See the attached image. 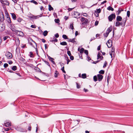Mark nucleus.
<instances>
[{
    "mask_svg": "<svg viewBox=\"0 0 133 133\" xmlns=\"http://www.w3.org/2000/svg\"><path fill=\"white\" fill-rule=\"evenodd\" d=\"M28 42L29 43L30 45L35 49L36 54L38 55V49L37 48L36 43L31 38H29Z\"/></svg>",
    "mask_w": 133,
    "mask_h": 133,
    "instance_id": "obj_1",
    "label": "nucleus"
},
{
    "mask_svg": "<svg viewBox=\"0 0 133 133\" xmlns=\"http://www.w3.org/2000/svg\"><path fill=\"white\" fill-rule=\"evenodd\" d=\"M42 16V14L36 16L32 15L31 16L29 17V18L31 20L34 21L38 19L39 17H41Z\"/></svg>",
    "mask_w": 133,
    "mask_h": 133,
    "instance_id": "obj_2",
    "label": "nucleus"
},
{
    "mask_svg": "<svg viewBox=\"0 0 133 133\" xmlns=\"http://www.w3.org/2000/svg\"><path fill=\"white\" fill-rule=\"evenodd\" d=\"M15 34L17 36L23 37L24 35L23 32L21 31L16 30L15 32Z\"/></svg>",
    "mask_w": 133,
    "mask_h": 133,
    "instance_id": "obj_3",
    "label": "nucleus"
},
{
    "mask_svg": "<svg viewBox=\"0 0 133 133\" xmlns=\"http://www.w3.org/2000/svg\"><path fill=\"white\" fill-rule=\"evenodd\" d=\"M5 16L6 17V20L9 23H11V21L10 20V19L9 15L7 11L6 10H5Z\"/></svg>",
    "mask_w": 133,
    "mask_h": 133,
    "instance_id": "obj_4",
    "label": "nucleus"
},
{
    "mask_svg": "<svg viewBox=\"0 0 133 133\" xmlns=\"http://www.w3.org/2000/svg\"><path fill=\"white\" fill-rule=\"evenodd\" d=\"M116 15L115 14H113L110 15L108 17L109 20L110 21H111L115 18Z\"/></svg>",
    "mask_w": 133,
    "mask_h": 133,
    "instance_id": "obj_5",
    "label": "nucleus"
},
{
    "mask_svg": "<svg viewBox=\"0 0 133 133\" xmlns=\"http://www.w3.org/2000/svg\"><path fill=\"white\" fill-rule=\"evenodd\" d=\"M5 56L8 59H10L12 58V56L11 53L9 52H6Z\"/></svg>",
    "mask_w": 133,
    "mask_h": 133,
    "instance_id": "obj_6",
    "label": "nucleus"
},
{
    "mask_svg": "<svg viewBox=\"0 0 133 133\" xmlns=\"http://www.w3.org/2000/svg\"><path fill=\"white\" fill-rule=\"evenodd\" d=\"M99 59L100 60V61L103 60V57L101 55V54L100 53V52H98V54L97 55V59Z\"/></svg>",
    "mask_w": 133,
    "mask_h": 133,
    "instance_id": "obj_7",
    "label": "nucleus"
},
{
    "mask_svg": "<svg viewBox=\"0 0 133 133\" xmlns=\"http://www.w3.org/2000/svg\"><path fill=\"white\" fill-rule=\"evenodd\" d=\"M107 44L108 48H110L111 47L112 45V41L110 39L109 40L107 43Z\"/></svg>",
    "mask_w": 133,
    "mask_h": 133,
    "instance_id": "obj_8",
    "label": "nucleus"
},
{
    "mask_svg": "<svg viewBox=\"0 0 133 133\" xmlns=\"http://www.w3.org/2000/svg\"><path fill=\"white\" fill-rule=\"evenodd\" d=\"M76 39L75 38H73L72 39H70L68 40V41L69 42H72V43H73L74 44H77V43L76 41Z\"/></svg>",
    "mask_w": 133,
    "mask_h": 133,
    "instance_id": "obj_9",
    "label": "nucleus"
},
{
    "mask_svg": "<svg viewBox=\"0 0 133 133\" xmlns=\"http://www.w3.org/2000/svg\"><path fill=\"white\" fill-rule=\"evenodd\" d=\"M4 16L2 13L0 14V21L1 22H3L4 20Z\"/></svg>",
    "mask_w": 133,
    "mask_h": 133,
    "instance_id": "obj_10",
    "label": "nucleus"
},
{
    "mask_svg": "<svg viewBox=\"0 0 133 133\" xmlns=\"http://www.w3.org/2000/svg\"><path fill=\"white\" fill-rule=\"evenodd\" d=\"M9 28L13 31L15 32L17 30L16 28L15 27V25H10Z\"/></svg>",
    "mask_w": 133,
    "mask_h": 133,
    "instance_id": "obj_11",
    "label": "nucleus"
},
{
    "mask_svg": "<svg viewBox=\"0 0 133 133\" xmlns=\"http://www.w3.org/2000/svg\"><path fill=\"white\" fill-rule=\"evenodd\" d=\"M98 80L99 81H101L103 77V76L100 74L97 75Z\"/></svg>",
    "mask_w": 133,
    "mask_h": 133,
    "instance_id": "obj_12",
    "label": "nucleus"
},
{
    "mask_svg": "<svg viewBox=\"0 0 133 133\" xmlns=\"http://www.w3.org/2000/svg\"><path fill=\"white\" fill-rule=\"evenodd\" d=\"M4 124V125L5 127H8L11 126V122L7 121H6L5 122Z\"/></svg>",
    "mask_w": 133,
    "mask_h": 133,
    "instance_id": "obj_13",
    "label": "nucleus"
},
{
    "mask_svg": "<svg viewBox=\"0 0 133 133\" xmlns=\"http://www.w3.org/2000/svg\"><path fill=\"white\" fill-rule=\"evenodd\" d=\"M111 53L110 52V55L111 56V58H112V55H114L115 53V49L114 48L112 47L111 50Z\"/></svg>",
    "mask_w": 133,
    "mask_h": 133,
    "instance_id": "obj_14",
    "label": "nucleus"
},
{
    "mask_svg": "<svg viewBox=\"0 0 133 133\" xmlns=\"http://www.w3.org/2000/svg\"><path fill=\"white\" fill-rule=\"evenodd\" d=\"M17 130L21 132H25L26 131L25 129H23L20 127H18L17 128Z\"/></svg>",
    "mask_w": 133,
    "mask_h": 133,
    "instance_id": "obj_15",
    "label": "nucleus"
},
{
    "mask_svg": "<svg viewBox=\"0 0 133 133\" xmlns=\"http://www.w3.org/2000/svg\"><path fill=\"white\" fill-rule=\"evenodd\" d=\"M79 15V14L77 12L75 11L74 12V16L76 18Z\"/></svg>",
    "mask_w": 133,
    "mask_h": 133,
    "instance_id": "obj_16",
    "label": "nucleus"
},
{
    "mask_svg": "<svg viewBox=\"0 0 133 133\" xmlns=\"http://www.w3.org/2000/svg\"><path fill=\"white\" fill-rule=\"evenodd\" d=\"M11 15L12 17L14 20H16V15L14 13H11Z\"/></svg>",
    "mask_w": 133,
    "mask_h": 133,
    "instance_id": "obj_17",
    "label": "nucleus"
},
{
    "mask_svg": "<svg viewBox=\"0 0 133 133\" xmlns=\"http://www.w3.org/2000/svg\"><path fill=\"white\" fill-rule=\"evenodd\" d=\"M5 29V25H0V31H3Z\"/></svg>",
    "mask_w": 133,
    "mask_h": 133,
    "instance_id": "obj_18",
    "label": "nucleus"
},
{
    "mask_svg": "<svg viewBox=\"0 0 133 133\" xmlns=\"http://www.w3.org/2000/svg\"><path fill=\"white\" fill-rule=\"evenodd\" d=\"M123 10L122 9H121V8H119L118 11L117 12L116 15H119L121 13V12L123 11Z\"/></svg>",
    "mask_w": 133,
    "mask_h": 133,
    "instance_id": "obj_19",
    "label": "nucleus"
},
{
    "mask_svg": "<svg viewBox=\"0 0 133 133\" xmlns=\"http://www.w3.org/2000/svg\"><path fill=\"white\" fill-rule=\"evenodd\" d=\"M64 56L65 58H66V60L67 61V64H68L69 62L70 61V60L68 59V58L66 55H64Z\"/></svg>",
    "mask_w": 133,
    "mask_h": 133,
    "instance_id": "obj_20",
    "label": "nucleus"
},
{
    "mask_svg": "<svg viewBox=\"0 0 133 133\" xmlns=\"http://www.w3.org/2000/svg\"><path fill=\"white\" fill-rule=\"evenodd\" d=\"M112 28V26H111L106 31L109 33L111 31Z\"/></svg>",
    "mask_w": 133,
    "mask_h": 133,
    "instance_id": "obj_21",
    "label": "nucleus"
},
{
    "mask_svg": "<svg viewBox=\"0 0 133 133\" xmlns=\"http://www.w3.org/2000/svg\"><path fill=\"white\" fill-rule=\"evenodd\" d=\"M60 44L61 45L64 46L67 45V43L65 41H63L62 42H61Z\"/></svg>",
    "mask_w": 133,
    "mask_h": 133,
    "instance_id": "obj_22",
    "label": "nucleus"
},
{
    "mask_svg": "<svg viewBox=\"0 0 133 133\" xmlns=\"http://www.w3.org/2000/svg\"><path fill=\"white\" fill-rule=\"evenodd\" d=\"M126 21V20L125 18H124L122 20V22L121 23V25H125V22Z\"/></svg>",
    "mask_w": 133,
    "mask_h": 133,
    "instance_id": "obj_23",
    "label": "nucleus"
},
{
    "mask_svg": "<svg viewBox=\"0 0 133 133\" xmlns=\"http://www.w3.org/2000/svg\"><path fill=\"white\" fill-rule=\"evenodd\" d=\"M89 21H88V19L87 18H85V20H84V22L82 24H88Z\"/></svg>",
    "mask_w": 133,
    "mask_h": 133,
    "instance_id": "obj_24",
    "label": "nucleus"
},
{
    "mask_svg": "<svg viewBox=\"0 0 133 133\" xmlns=\"http://www.w3.org/2000/svg\"><path fill=\"white\" fill-rule=\"evenodd\" d=\"M51 40H50V42H57L58 41V40L56 38H51Z\"/></svg>",
    "mask_w": 133,
    "mask_h": 133,
    "instance_id": "obj_25",
    "label": "nucleus"
},
{
    "mask_svg": "<svg viewBox=\"0 0 133 133\" xmlns=\"http://www.w3.org/2000/svg\"><path fill=\"white\" fill-rule=\"evenodd\" d=\"M116 19L117 21H121L122 19V18L120 16H118L117 17Z\"/></svg>",
    "mask_w": 133,
    "mask_h": 133,
    "instance_id": "obj_26",
    "label": "nucleus"
},
{
    "mask_svg": "<svg viewBox=\"0 0 133 133\" xmlns=\"http://www.w3.org/2000/svg\"><path fill=\"white\" fill-rule=\"evenodd\" d=\"M9 2L7 0H4V4L6 5H9Z\"/></svg>",
    "mask_w": 133,
    "mask_h": 133,
    "instance_id": "obj_27",
    "label": "nucleus"
},
{
    "mask_svg": "<svg viewBox=\"0 0 133 133\" xmlns=\"http://www.w3.org/2000/svg\"><path fill=\"white\" fill-rule=\"evenodd\" d=\"M48 34V31L46 30H45L44 31L43 33V35L44 36H45L47 35Z\"/></svg>",
    "mask_w": 133,
    "mask_h": 133,
    "instance_id": "obj_28",
    "label": "nucleus"
},
{
    "mask_svg": "<svg viewBox=\"0 0 133 133\" xmlns=\"http://www.w3.org/2000/svg\"><path fill=\"white\" fill-rule=\"evenodd\" d=\"M107 9L109 10H111L112 11L114 10V9L111 6H109L107 8Z\"/></svg>",
    "mask_w": 133,
    "mask_h": 133,
    "instance_id": "obj_29",
    "label": "nucleus"
},
{
    "mask_svg": "<svg viewBox=\"0 0 133 133\" xmlns=\"http://www.w3.org/2000/svg\"><path fill=\"white\" fill-rule=\"evenodd\" d=\"M54 10L53 8L52 7L50 4L49 5V11L51 10Z\"/></svg>",
    "mask_w": 133,
    "mask_h": 133,
    "instance_id": "obj_30",
    "label": "nucleus"
},
{
    "mask_svg": "<svg viewBox=\"0 0 133 133\" xmlns=\"http://www.w3.org/2000/svg\"><path fill=\"white\" fill-rule=\"evenodd\" d=\"M42 60L43 62H44L46 64L48 65L49 66H50V65L49 64V63L48 62L46 61L45 60L43 59H42Z\"/></svg>",
    "mask_w": 133,
    "mask_h": 133,
    "instance_id": "obj_31",
    "label": "nucleus"
},
{
    "mask_svg": "<svg viewBox=\"0 0 133 133\" xmlns=\"http://www.w3.org/2000/svg\"><path fill=\"white\" fill-rule=\"evenodd\" d=\"M30 2L31 3H34V4H35L36 5H37L38 4V3L35 1L34 0H32L31 1H30Z\"/></svg>",
    "mask_w": 133,
    "mask_h": 133,
    "instance_id": "obj_32",
    "label": "nucleus"
},
{
    "mask_svg": "<svg viewBox=\"0 0 133 133\" xmlns=\"http://www.w3.org/2000/svg\"><path fill=\"white\" fill-rule=\"evenodd\" d=\"M62 38L65 39H68V40L69 39L67 36L65 35H62Z\"/></svg>",
    "mask_w": 133,
    "mask_h": 133,
    "instance_id": "obj_33",
    "label": "nucleus"
},
{
    "mask_svg": "<svg viewBox=\"0 0 133 133\" xmlns=\"http://www.w3.org/2000/svg\"><path fill=\"white\" fill-rule=\"evenodd\" d=\"M109 33L107 32L106 31L105 33H104V36L105 37H107L108 36L109 34Z\"/></svg>",
    "mask_w": 133,
    "mask_h": 133,
    "instance_id": "obj_34",
    "label": "nucleus"
},
{
    "mask_svg": "<svg viewBox=\"0 0 133 133\" xmlns=\"http://www.w3.org/2000/svg\"><path fill=\"white\" fill-rule=\"evenodd\" d=\"M82 77L83 78H86V74H82Z\"/></svg>",
    "mask_w": 133,
    "mask_h": 133,
    "instance_id": "obj_35",
    "label": "nucleus"
},
{
    "mask_svg": "<svg viewBox=\"0 0 133 133\" xmlns=\"http://www.w3.org/2000/svg\"><path fill=\"white\" fill-rule=\"evenodd\" d=\"M97 77L96 75L94 76L93 77L94 81L96 82L97 81Z\"/></svg>",
    "mask_w": 133,
    "mask_h": 133,
    "instance_id": "obj_36",
    "label": "nucleus"
},
{
    "mask_svg": "<svg viewBox=\"0 0 133 133\" xmlns=\"http://www.w3.org/2000/svg\"><path fill=\"white\" fill-rule=\"evenodd\" d=\"M17 69V67L16 66H13L12 68V69L13 71L16 70Z\"/></svg>",
    "mask_w": 133,
    "mask_h": 133,
    "instance_id": "obj_37",
    "label": "nucleus"
},
{
    "mask_svg": "<svg viewBox=\"0 0 133 133\" xmlns=\"http://www.w3.org/2000/svg\"><path fill=\"white\" fill-rule=\"evenodd\" d=\"M84 50V49L83 48H81L79 52L81 54H82Z\"/></svg>",
    "mask_w": 133,
    "mask_h": 133,
    "instance_id": "obj_38",
    "label": "nucleus"
},
{
    "mask_svg": "<svg viewBox=\"0 0 133 133\" xmlns=\"http://www.w3.org/2000/svg\"><path fill=\"white\" fill-rule=\"evenodd\" d=\"M58 72L56 70L55 71V77H57L58 76V73L57 72Z\"/></svg>",
    "mask_w": 133,
    "mask_h": 133,
    "instance_id": "obj_39",
    "label": "nucleus"
},
{
    "mask_svg": "<svg viewBox=\"0 0 133 133\" xmlns=\"http://www.w3.org/2000/svg\"><path fill=\"white\" fill-rule=\"evenodd\" d=\"M10 37L8 36H4L3 37V39L4 41H5L8 38H10Z\"/></svg>",
    "mask_w": 133,
    "mask_h": 133,
    "instance_id": "obj_40",
    "label": "nucleus"
},
{
    "mask_svg": "<svg viewBox=\"0 0 133 133\" xmlns=\"http://www.w3.org/2000/svg\"><path fill=\"white\" fill-rule=\"evenodd\" d=\"M20 60L21 61H22L24 63L25 62H26V61H25V59L22 57L20 58Z\"/></svg>",
    "mask_w": 133,
    "mask_h": 133,
    "instance_id": "obj_41",
    "label": "nucleus"
},
{
    "mask_svg": "<svg viewBox=\"0 0 133 133\" xmlns=\"http://www.w3.org/2000/svg\"><path fill=\"white\" fill-rule=\"evenodd\" d=\"M29 54H30V57H32V58L34 57V56L33 55V53L32 52H31V51L30 52H29Z\"/></svg>",
    "mask_w": 133,
    "mask_h": 133,
    "instance_id": "obj_42",
    "label": "nucleus"
},
{
    "mask_svg": "<svg viewBox=\"0 0 133 133\" xmlns=\"http://www.w3.org/2000/svg\"><path fill=\"white\" fill-rule=\"evenodd\" d=\"M39 64H38L37 65V66ZM34 68L35 70L36 71H37L38 70V69L39 68H38L37 66H34Z\"/></svg>",
    "mask_w": 133,
    "mask_h": 133,
    "instance_id": "obj_43",
    "label": "nucleus"
},
{
    "mask_svg": "<svg viewBox=\"0 0 133 133\" xmlns=\"http://www.w3.org/2000/svg\"><path fill=\"white\" fill-rule=\"evenodd\" d=\"M84 53L86 54V55L87 56H88V51L87 50H84Z\"/></svg>",
    "mask_w": 133,
    "mask_h": 133,
    "instance_id": "obj_44",
    "label": "nucleus"
},
{
    "mask_svg": "<svg viewBox=\"0 0 133 133\" xmlns=\"http://www.w3.org/2000/svg\"><path fill=\"white\" fill-rule=\"evenodd\" d=\"M104 71L103 70H101L99 72V73L101 74H104Z\"/></svg>",
    "mask_w": 133,
    "mask_h": 133,
    "instance_id": "obj_45",
    "label": "nucleus"
},
{
    "mask_svg": "<svg viewBox=\"0 0 133 133\" xmlns=\"http://www.w3.org/2000/svg\"><path fill=\"white\" fill-rule=\"evenodd\" d=\"M100 61V60H98L95 61H94L92 63L93 64H96Z\"/></svg>",
    "mask_w": 133,
    "mask_h": 133,
    "instance_id": "obj_46",
    "label": "nucleus"
},
{
    "mask_svg": "<svg viewBox=\"0 0 133 133\" xmlns=\"http://www.w3.org/2000/svg\"><path fill=\"white\" fill-rule=\"evenodd\" d=\"M55 22L57 23H58L59 22V20L58 19H55Z\"/></svg>",
    "mask_w": 133,
    "mask_h": 133,
    "instance_id": "obj_47",
    "label": "nucleus"
},
{
    "mask_svg": "<svg viewBox=\"0 0 133 133\" xmlns=\"http://www.w3.org/2000/svg\"><path fill=\"white\" fill-rule=\"evenodd\" d=\"M61 70L63 71V72L65 73H66L64 69V66H63V67H62L61 69Z\"/></svg>",
    "mask_w": 133,
    "mask_h": 133,
    "instance_id": "obj_48",
    "label": "nucleus"
},
{
    "mask_svg": "<svg viewBox=\"0 0 133 133\" xmlns=\"http://www.w3.org/2000/svg\"><path fill=\"white\" fill-rule=\"evenodd\" d=\"M107 64V61H105L104 62V65H103V68H104L106 66V65Z\"/></svg>",
    "mask_w": 133,
    "mask_h": 133,
    "instance_id": "obj_49",
    "label": "nucleus"
},
{
    "mask_svg": "<svg viewBox=\"0 0 133 133\" xmlns=\"http://www.w3.org/2000/svg\"><path fill=\"white\" fill-rule=\"evenodd\" d=\"M8 64L6 63H4V68H6L8 67Z\"/></svg>",
    "mask_w": 133,
    "mask_h": 133,
    "instance_id": "obj_50",
    "label": "nucleus"
},
{
    "mask_svg": "<svg viewBox=\"0 0 133 133\" xmlns=\"http://www.w3.org/2000/svg\"><path fill=\"white\" fill-rule=\"evenodd\" d=\"M77 88L78 89H79L80 88V85L77 83H76Z\"/></svg>",
    "mask_w": 133,
    "mask_h": 133,
    "instance_id": "obj_51",
    "label": "nucleus"
},
{
    "mask_svg": "<svg viewBox=\"0 0 133 133\" xmlns=\"http://www.w3.org/2000/svg\"><path fill=\"white\" fill-rule=\"evenodd\" d=\"M127 15L128 17H129L130 16V12L129 11H127Z\"/></svg>",
    "mask_w": 133,
    "mask_h": 133,
    "instance_id": "obj_52",
    "label": "nucleus"
},
{
    "mask_svg": "<svg viewBox=\"0 0 133 133\" xmlns=\"http://www.w3.org/2000/svg\"><path fill=\"white\" fill-rule=\"evenodd\" d=\"M67 53L68 54L69 56H71V54L70 51H68Z\"/></svg>",
    "mask_w": 133,
    "mask_h": 133,
    "instance_id": "obj_53",
    "label": "nucleus"
},
{
    "mask_svg": "<svg viewBox=\"0 0 133 133\" xmlns=\"http://www.w3.org/2000/svg\"><path fill=\"white\" fill-rule=\"evenodd\" d=\"M54 59H50V60H49L50 61H51V62L54 64H55V62H54Z\"/></svg>",
    "mask_w": 133,
    "mask_h": 133,
    "instance_id": "obj_54",
    "label": "nucleus"
},
{
    "mask_svg": "<svg viewBox=\"0 0 133 133\" xmlns=\"http://www.w3.org/2000/svg\"><path fill=\"white\" fill-rule=\"evenodd\" d=\"M85 19V18H84V17H82L81 19V20L82 22H83L84 21Z\"/></svg>",
    "mask_w": 133,
    "mask_h": 133,
    "instance_id": "obj_55",
    "label": "nucleus"
},
{
    "mask_svg": "<svg viewBox=\"0 0 133 133\" xmlns=\"http://www.w3.org/2000/svg\"><path fill=\"white\" fill-rule=\"evenodd\" d=\"M70 59L71 60H73L74 59V57L72 56H70Z\"/></svg>",
    "mask_w": 133,
    "mask_h": 133,
    "instance_id": "obj_56",
    "label": "nucleus"
},
{
    "mask_svg": "<svg viewBox=\"0 0 133 133\" xmlns=\"http://www.w3.org/2000/svg\"><path fill=\"white\" fill-rule=\"evenodd\" d=\"M55 36L56 38H58L59 37V35L58 33H56L55 35Z\"/></svg>",
    "mask_w": 133,
    "mask_h": 133,
    "instance_id": "obj_57",
    "label": "nucleus"
},
{
    "mask_svg": "<svg viewBox=\"0 0 133 133\" xmlns=\"http://www.w3.org/2000/svg\"><path fill=\"white\" fill-rule=\"evenodd\" d=\"M31 126L30 125L29 126L28 128V130L29 131H31Z\"/></svg>",
    "mask_w": 133,
    "mask_h": 133,
    "instance_id": "obj_58",
    "label": "nucleus"
},
{
    "mask_svg": "<svg viewBox=\"0 0 133 133\" xmlns=\"http://www.w3.org/2000/svg\"><path fill=\"white\" fill-rule=\"evenodd\" d=\"M97 12L98 13H100L101 11V10L100 9H99L97 10Z\"/></svg>",
    "mask_w": 133,
    "mask_h": 133,
    "instance_id": "obj_59",
    "label": "nucleus"
},
{
    "mask_svg": "<svg viewBox=\"0 0 133 133\" xmlns=\"http://www.w3.org/2000/svg\"><path fill=\"white\" fill-rule=\"evenodd\" d=\"M69 28H70L72 30H73L74 29L73 25H70Z\"/></svg>",
    "mask_w": 133,
    "mask_h": 133,
    "instance_id": "obj_60",
    "label": "nucleus"
},
{
    "mask_svg": "<svg viewBox=\"0 0 133 133\" xmlns=\"http://www.w3.org/2000/svg\"><path fill=\"white\" fill-rule=\"evenodd\" d=\"M28 66L32 68H34V66L32 64H31L30 65H28Z\"/></svg>",
    "mask_w": 133,
    "mask_h": 133,
    "instance_id": "obj_61",
    "label": "nucleus"
},
{
    "mask_svg": "<svg viewBox=\"0 0 133 133\" xmlns=\"http://www.w3.org/2000/svg\"><path fill=\"white\" fill-rule=\"evenodd\" d=\"M99 36L100 35L99 34H96V38H99Z\"/></svg>",
    "mask_w": 133,
    "mask_h": 133,
    "instance_id": "obj_62",
    "label": "nucleus"
},
{
    "mask_svg": "<svg viewBox=\"0 0 133 133\" xmlns=\"http://www.w3.org/2000/svg\"><path fill=\"white\" fill-rule=\"evenodd\" d=\"M101 48V46L100 45H99L98 46L97 48V50L98 51H99L100 50Z\"/></svg>",
    "mask_w": 133,
    "mask_h": 133,
    "instance_id": "obj_63",
    "label": "nucleus"
},
{
    "mask_svg": "<svg viewBox=\"0 0 133 133\" xmlns=\"http://www.w3.org/2000/svg\"><path fill=\"white\" fill-rule=\"evenodd\" d=\"M22 20V19L20 18H18L17 19V21L19 22H20Z\"/></svg>",
    "mask_w": 133,
    "mask_h": 133,
    "instance_id": "obj_64",
    "label": "nucleus"
}]
</instances>
